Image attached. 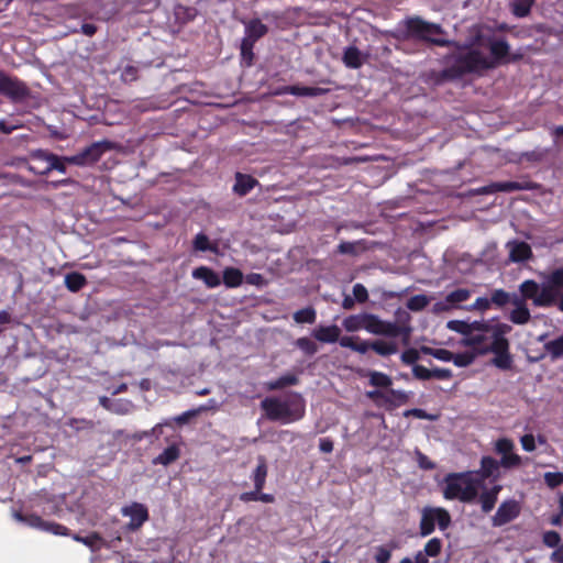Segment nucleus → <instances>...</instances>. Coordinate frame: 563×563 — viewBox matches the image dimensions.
Masks as SVG:
<instances>
[{
	"label": "nucleus",
	"instance_id": "nucleus-1",
	"mask_svg": "<svg viewBox=\"0 0 563 563\" xmlns=\"http://www.w3.org/2000/svg\"><path fill=\"white\" fill-rule=\"evenodd\" d=\"M461 46V48L455 46L459 52L448 53L442 57L441 63L445 66L443 69L429 71L428 79L430 82L440 86L444 82L462 79L465 75L485 71V67L488 66L483 53L475 48L461 52L466 48L465 45Z\"/></svg>",
	"mask_w": 563,
	"mask_h": 563
},
{
	"label": "nucleus",
	"instance_id": "nucleus-2",
	"mask_svg": "<svg viewBox=\"0 0 563 563\" xmlns=\"http://www.w3.org/2000/svg\"><path fill=\"white\" fill-rule=\"evenodd\" d=\"M397 317L400 323L385 321L379 319L376 314L364 312L344 318L342 324L349 332H356L364 329L375 335L388 338L402 336L404 342L407 344L412 331L411 327L408 324L410 316L406 311H398Z\"/></svg>",
	"mask_w": 563,
	"mask_h": 563
},
{
	"label": "nucleus",
	"instance_id": "nucleus-3",
	"mask_svg": "<svg viewBox=\"0 0 563 563\" xmlns=\"http://www.w3.org/2000/svg\"><path fill=\"white\" fill-rule=\"evenodd\" d=\"M442 34H444V30L440 24L428 22L419 15H412L407 16L399 23L396 37L404 41L412 40L424 42L440 47H462L461 44L455 41L435 37V35Z\"/></svg>",
	"mask_w": 563,
	"mask_h": 563
},
{
	"label": "nucleus",
	"instance_id": "nucleus-4",
	"mask_svg": "<svg viewBox=\"0 0 563 563\" xmlns=\"http://www.w3.org/2000/svg\"><path fill=\"white\" fill-rule=\"evenodd\" d=\"M563 289V267L555 268L544 277L539 285L533 279H527L519 285L520 295L532 300L534 307L550 308L556 301Z\"/></svg>",
	"mask_w": 563,
	"mask_h": 563
},
{
	"label": "nucleus",
	"instance_id": "nucleus-5",
	"mask_svg": "<svg viewBox=\"0 0 563 563\" xmlns=\"http://www.w3.org/2000/svg\"><path fill=\"white\" fill-rule=\"evenodd\" d=\"M261 409L269 421L283 424L296 422L306 413V401L300 394L291 393L285 398L266 397L261 401Z\"/></svg>",
	"mask_w": 563,
	"mask_h": 563
},
{
	"label": "nucleus",
	"instance_id": "nucleus-6",
	"mask_svg": "<svg viewBox=\"0 0 563 563\" xmlns=\"http://www.w3.org/2000/svg\"><path fill=\"white\" fill-rule=\"evenodd\" d=\"M481 481L474 478L472 472L451 473L444 478L443 496L445 499H459L472 503L478 495Z\"/></svg>",
	"mask_w": 563,
	"mask_h": 563
},
{
	"label": "nucleus",
	"instance_id": "nucleus-7",
	"mask_svg": "<svg viewBox=\"0 0 563 563\" xmlns=\"http://www.w3.org/2000/svg\"><path fill=\"white\" fill-rule=\"evenodd\" d=\"M487 46L490 57L485 56V62L488 66L485 67V70L515 63L521 58L519 54H510V45L505 38H489Z\"/></svg>",
	"mask_w": 563,
	"mask_h": 563
},
{
	"label": "nucleus",
	"instance_id": "nucleus-8",
	"mask_svg": "<svg viewBox=\"0 0 563 563\" xmlns=\"http://www.w3.org/2000/svg\"><path fill=\"white\" fill-rule=\"evenodd\" d=\"M435 525L439 526L440 530H445L451 525V516L449 511L440 507H424L421 511L420 519V536L428 537L434 529Z\"/></svg>",
	"mask_w": 563,
	"mask_h": 563
},
{
	"label": "nucleus",
	"instance_id": "nucleus-9",
	"mask_svg": "<svg viewBox=\"0 0 563 563\" xmlns=\"http://www.w3.org/2000/svg\"><path fill=\"white\" fill-rule=\"evenodd\" d=\"M115 148V144L109 140H102L91 143L77 154L66 158L68 164L77 166H87L97 163L104 153Z\"/></svg>",
	"mask_w": 563,
	"mask_h": 563
},
{
	"label": "nucleus",
	"instance_id": "nucleus-10",
	"mask_svg": "<svg viewBox=\"0 0 563 563\" xmlns=\"http://www.w3.org/2000/svg\"><path fill=\"white\" fill-rule=\"evenodd\" d=\"M366 397L374 401L378 407H385L387 410H393L402 405H406L410 396L404 390H396L387 388V390L374 389L366 391Z\"/></svg>",
	"mask_w": 563,
	"mask_h": 563
},
{
	"label": "nucleus",
	"instance_id": "nucleus-11",
	"mask_svg": "<svg viewBox=\"0 0 563 563\" xmlns=\"http://www.w3.org/2000/svg\"><path fill=\"white\" fill-rule=\"evenodd\" d=\"M539 187L538 184L531 180L523 181H496L490 183L477 189V194L492 195L496 192H512L520 190H536Z\"/></svg>",
	"mask_w": 563,
	"mask_h": 563
},
{
	"label": "nucleus",
	"instance_id": "nucleus-12",
	"mask_svg": "<svg viewBox=\"0 0 563 563\" xmlns=\"http://www.w3.org/2000/svg\"><path fill=\"white\" fill-rule=\"evenodd\" d=\"M482 353H494L495 356L492 360V364L499 369L508 371L512 367V356L509 352V341L499 340L497 342H490L488 349H483Z\"/></svg>",
	"mask_w": 563,
	"mask_h": 563
},
{
	"label": "nucleus",
	"instance_id": "nucleus-13",
	"mask_svg": "<svg viewBox=\"0 0 563 563\" xmlns=\"http://www.w3.org/2000/svg\"><path fill=\"white\" fill-rule=\"evenodd\" d=\"M121 514L122 516L130 518L125 529L131 532L139 530L150 518L147 507L137 501H133L131 505L124 506L121 509Z\"/></svg>",
	"mask_w": 563,
	"mask_h": 563
},
{
	"label": "nucleus",
	"instance_id": "nucleus-14",
	"mask_svg": "<svg viewBox=\"0 0 563 563\" xmlns=\"http://www.w3.org/2000/svg\"><path fill=\"white\" fill-rule=\"evenodd\" d=\"M521 506L516 499H506L497 508L492 517L493 527H503L519 517Z\"/></svg>",
	"mask_w": 563,
	"mask_h": 563
},
{
	"label": "nucleus",
	"instance_id": "nucleus-15",
	"mask_svg": "<svg viewBox=\"0 0 563 563\" xmlns=\"http://www.w3.org/2000/svg\"><path fill=\"white\" fill-rule=\"evenodd\" d=\"M0 95L20 101L27 95V89L23 82L0 70Z\"/></svg>",
	"mask_w": 563,
	"mask_h": 563
},
{
	"label": "nucleus",
	"instance_id": "nucleus-16",
	"mask_svg": "<svg viewBox=\"0 0 563 563\" xmlns=\"http://www.w3.org/2000/svg\"><path fill=\"white\" fill-rule=\"evenodd\" d=\"M500 464L494 457L486 455L481 459L479 470L472 472L474 478L481 481V487L484 488L486 479L497 481L500 477Z\"/></svg>",
	"mask_w": 563,
	"mask_h": 563
},
{
	"label": "nucleus",
	"instance_id": "nucleus-17",
	"mask_svg": "<svg viewBox=\"0 0 563 563\" xmlns=\"http://www.w3.org/2000/svg\"><path fill=\"white\" fill-rule=\"evenodd\" d=\"M67 156H58L53 153H46L42 150H37V159H43L47 163V167L41 172H37V174H41L42 176L47 175L52 170H57L58 173L65 174L66 173V164L68 163Z\"/></svg>",
	"mask_w": 563,
	"mask_h": 563
},
{
	"label": "nucleus",
	"instance_id": "nucleus-18",
	"mask_svg": "<svg viewBox=\"0 0 563 563\" xmlns=\"http://www.w3.org/2000/svg\"><path fill=\"white\" fill-rule=\"evenodd\" d=\"M501 489V485L495 484L489 489H484L477 495L476 498L478 499V504L481 505V509L484 514H489L495 508Z\"/></svg>",
	"mask_w": 563,
	"mask_h": 563
},
{
	"label": "nucleus",
	"instance_id": "nucleus-19",
	"mask_svg": "<svg viewBox=\"0 0 563 563\" xmlns=\"http://www.w3.org/2000/svg\"><path fill=\"white\" fill-rule=\"evenodd\" d=\"M258 185V180L253 176L238 172L235 174V183L232 189L235 195L244 197Z\"/></svg>",
	"mask_w": 563,
	"mask_h": 563
},
{
	"label": "nucleus",
	"instance_id": "nucleus-20",
	"mask_svg": "<svg viewBox=\"0 0 563 563\" xmlns=\"http://www.w3.org/2000/svg\"><path fill=\"white\" fill-rule=\"evenodd\" d=\"M341 330L336 324L332 325H320L312 332L313 338L322 343H335L340 342Z\"/></svg>",
	"mask_w": 563,
	"mask_h": 563
},
{
	"label": "nucleus",
	"instance_id": "nucleus-21",
	"mask_svg": "<svg viewBox=\"0 0 563 563\" xmlns=\"http://www.w3.org/2000/svg\"><path fill=\"white\" fill-rule=\"evenodd\" d=\"M195 279L202 280L208 288H216L221 284L219 274L208 266H199L191 273Z\"/></svg>",
	"mask_w": 563,
	"mask_h": 563
},
{
	"label": "nucleus",
	"instance_id": "nucleus-22",
	"mask_svg": "<svg viewBox=\"0 0 563 563\" xmlns=\"http://www.w3.org/2000/svg\"><path fill=\"white\" fill-rule=\"evenodd\" d=\"M487 333L478 332L468 334L466 338L462 339V344L464 346L472 347L474 353L477 355H485L486 353H482L483 349H488L490 342H488Z\"/></svg>",
	"mask_w": 563,
	"mask_h": 563
},
{
	"label": "nucleus",
	"instance_id": "nucleus-23",
	"mask_svg": "<svg viewBox=\"0 0 563 563\" xmlns=\"http://www.w3.org/2000/svg\"><path fill=\"white\" fill-rule=\"evenodd\" d=\"M268 33V27L260 19H252L245 25V36L243 38L256 43Z\"/></svg>",
	"mask_w": 563,
	"mask_h": 563
},
{
	"label": "nucleus",
	"instance_id": "nucleus-24",
	"mask_svg": "<svg viewBox=\"0 0 563 563\" xmlns=\"http://www.w3.org/2000/svg\"><path fill=\"white\" fill-rule=\"evenodd\" d=\"M267 473L268 467L266 459L261 455L257 457V465L251 475L254 488H257V490H263L266 483Z\"/></svg>",
	"mask_w": 563,
	"mask_h": 563
},
{
	"label": "nucleus",
	"instance_id": "nucleus-25",
	"mask_svg": "<svg viewBox=\"0 0 563 563\" xmlns=\"http://www.w3.org/2000/svg\"><path fill=\"white\" fill-rule=\"evenodd\" d=\"M285 91L296 97H319L328 93L330 90L321 87L292 85L288 86Z\"/></svg>",
	"mask_w": 563,
	"mask_h": 563
},
{
	"label": "nucleus",
	"instance_id": "nucleus-26",
	"mask_svg": "<svg viewBox=\"0 0 563 563\" xmlns=\"http://www.w3.org/2000/svg\"><path fill=\"white\" fill-rule=\"evenodd\" d=\"M532 256V250L526 242H514L511 244L509 258L511 262L520 263L528 261Z\"/></svg>",
	"mask_w": 563,
	"mask_h": 563
},
{
	"label": "nucleus",
	"instance_id": "nucleus-27",
	"mask_svg": "<svg viewBox=\"0 0 563 563\" xmlns=\"http://www.w3.org/2000/svg\"><path fill=\"white\" fill-rule=\"evenodd\" d=\"M342 60L351 69H357L364 63L362 53L356 46H347L343 52Z\"/></svg>",
	"mask_w": 563,
	"mask_h": 563
},
{
	"label": "nucleus",
	"instance_id": "nucleus-28",
	"mask_svg": "<svg viewBox=\"0 0 563 563\" xmlns=\"http://www.w3.org/2000/svg\"><path fill=\"white\" fill-rule=\"evenodd\" d=\"M180 456V450L176 444H172L167 446L161 454L153 459L152 463L154 465H164L167 466L175 461H177Z\"/></svg>",
	"mask_w": 563,
	"mask_h": 563
},
{
	"label": "nucleus",
	"instance_id": "nucleus-29",
	"mask_svg": "<svg viewBox=\"0 0 563 563\" xmlns=\"http://www.w3.org/2000/svg\"><path fill=\"white\" fill-rule=\"evenodd\" d=\"M371 343L368 341L361 340L358 336H342L340 339V345L342 347L351 349L361 354H365L368 350H371Z\"/></svg>",
	"mask_w": 563,
	"mask_h": 563
},
{
	"label": "nucleus",
	"instance_id": "nucleus-30",
	"mask_svg": "<svg viewBox=\"0 0 563 563\" xmlns=\"http://www.w3.org/2000/svg\"><path fill=\"white\" fill-rule=\"evenodd\" d=\"M87 284L85 275L78 272L68 273L65 276V286L71 292H77L82 289Z\"/></svg>",
	"mask_w": 563,
	"mask_h": 563
},
{
	"label": "nucleus",
	"instance_id": "nucleus-31",
	"mask_svg": "<svg viewBox=\"0 0 563 563\" xmlns=\"http://www.w3.org/2000/svg\"><path fill=\"white\" fill-rule=\"evenodd\" d=\"M543 349L551 361L561 358L563 356V334L544 343Z\"/></svg>",
	"mask_w": 563,
	"mask_h": 563
},
{
	"label": "nucleus",
	"instance_id": "nucleus-32",
	"mask_svg": "<svg viewBox=\"0 0 563 563\" xmlns=\"http://www.w3.org/2000/svg\"><path fill=\"white\" fill-rule=\"evenodd\" d=\"M371 350L380 356H390L398 352V346L395 342L376 340L371 343Z\"/></svg>",
	"mask_w": 563,
	"mask_h": 563
},
{
	"label": "nucleus",
	"instance_id": "nucleus-33",
	"mask_svg": "<svg viewBox=\"0 0 563 563\" xmlns=\"http://www.w3.org/2000/svg\"><path fill=\"white\" fill-rule=\"evenodd\" d=\"M243 283V274L239 268L227 267L223 271V284L228 288L239 287Z\"/></svg>",
	"mask_w": 563,
	"mask_h": 563
},
{
	"label": "nucleus",
	"instance_id": "nucleus-34",
	"mask_svg": "<svg viewBox=\"0 0 563 563\" xmlns=\"http://www.w3.org/2000/svg\"><path fill=\"white\" fill-rule=\"evenodd\" d=\"M37 529L53 533L55 536H68L69 529L56 522L46 521L37 516Z\"/></svg>",
	"mask_w": 563,
	"mask_h": 563
},
{
	"label": "nucleus",
	"instance_id": "nucleus-35",
	"mask_svg": "<svg viewBox=\"0 0 563 563\" xmlns=\"http://www.w3.org/2000/svg\"><path fill=\"white\" fill-rule=\"evenodd\" d=\"M367 376L369 378V385L374 387L387 389L393 385L391 377L383 372L368 371Z\"/></svg>",
	"mask_w": 563,
	"mask_h": 563
},
{
	"label": "nucleus",
	"instance_id": "nucleus-36",
	"mask_svg": "<svg viewBox=\"0 0 563 563\" xmlns=\"http://www.w3.org/2000/svg\"><path fill=\"white\" fill-rule=\"evenodd\" d=\"M536 0H512L510 3L511 13L517 18H525L530 14Z\"/></svg>",
	"mask_w": 563,
	"mask_h": 563
},
{
	"label": "nucleus",
	"instance_id": "nucleus-37",
	"mask_svg": "<svg viewBox=\"0 0 563 563\" xmlns=\"http://www.w3.org/2000/svg\"><path fill=\"white\" fill-rule=\"evenodd\" d=\"M471 294V290L465 288L455 289L445 296L446 302H449L451 309L457 308L459 303L470 299Z\"/></svg>",
	"mask_w": 563,
	"mask_h": 563
},
{
	"label": "nucleus",
	"instance_id": "nucleus-38",
	"mask_svg": "<svg viewBox=\"0 0 563 563\" xmlns=\"http://www.w3.org/2000/svg\"><path fill=\"white\" fill-rule=\"evenodd\" d=\"M297 384H298V377L292 374H288V375H283L275 380L268 382L266 384V388L268 390H278V389H283L287 386H294Z\"/></svg>",
	"mask_w": 563,
	"mask_h": 563
},
{
	"label": "nucleus",
	"instance_id": "nucleus-39",
	"mask_svg": "<svg viewBox=\"0 0 563 563\" xmlns=\"http://www.w3.org/2000/svg\"><path fill=\"white\" fill-rule=\"evenodd\" d=\"M73 538L92 550H99L104 544L102 537L98 532H91L86 537L75 534Z\"/></svg>",
	"mask_w": 563,
	"mask_h": 563
},
{
	"label": "nucleus",
	"instance_id": "nucleus-40",
	"mask_svg": "<svg viewBox=\"0 0 563 563\" xmlns=\"http://www.w3.org/2000/svg\"><path fill=\"white\" fill-rule=\"evenodd\" d=\"M530 319H531V313H530V310L528 309V307L514 308L509 314V320L512 323L519 324V325L528 323L530 321Z\"/></svg>",
	"mask_w": 563,
	"mask_h": 563
},
{
	"label": "nucleus",
	"instance_id": "nucleus-41",
	"mask_svg": "<svg viewBox=\"0 0 563 563\" xmlns=\"http://www.w3.org/2000/svg\"><path fill=\"white\" fill-rule=\"evenodd\" d=\"M296 323H309L312 324L316 322L317 312L314 308L307 307L296 311L292 316Z\"/></svg>",
	"mask_w": 563,
	"mask_h": 563
},
{
	"label": "nucleus",
	"instance_id": "nucleus-42",
	"mask_svg": "<svg viewBox=\"0 0 563 563\" xmlns=\"http://www.w3.org/2000/svg\"><path fill=\"white\" fill-rule=\"evenodd\" d=\"M254 45H255L254 42H251L249 40L242 38L240 49H241V57H242V60L245 64V66L250 67V66L253 65V62H254V52H253Z\"/></svg>",
	"mask_w": 563,
	"mask_h": 563
},
{
	"label": "nucleus",
	"instance_id": "nucleus-43",
	"mask_svg": "<svg viewBox=\"0 0 563 563\" xmlns=\"http://www.w3.org/2000/svg\"><path fill=\"white\" fill-rule=\"evenodd\" d=\"M429 301L426 295H415L408 299L406 306L411 311H421L429 305Z\"/></svg>",
	"mask_w": 563,
	"mask_h": 563
},
{
	"label": "nucleus",
	"instance_id": "nucleus-44",
	"mask_svg": "<svg viewBox=\"0 0 563 563\" xmlns=\"http://www.w3.org/2000/svg\"><path fill=\"white\" fill-rule=\"evenodd\" d=\"M421 351L426 354H430L432 355L433 357L440 360V361H443V362H451L453 361V353L446 349H431V347H427V346H423L421 349Z\"/></svg>",
	"mask_w": 563,
	"mask_h": 563
},
{
	"label": "nucleus",
	"instance_id": "nucleus-45",
	"mask_svg": "<svg viewBox=\"0 0 563 563\" xmlns=\"http://www.w3.org/2000/svg\"><path fill=\"white\" fill-rule=\"evenodd\" d=\"M476 355L477 354H475L474 352H468V351L457 353V354L453 355L452 362L454 363V365H456L459 367H465V366L471 365L475 361Z\"/></svg>",
	"mask_w": 563,
	"mask_h": 563
},
{
	"label": "nucleus",
	"instance_id": "nucleus-46",
	"mask_svg": "<svg viewBox=\"0 0 563 563\" xmlns=\"http://www.w3.org/2000/svg\"><path fill=\"white\" fill-rule=\"evenodd\" d=\"M499 464H500V467H504V468H508V470L515 468V467L521 466L522 459L520 455L511 452L507 455L501 456Z\"/></svg>",
	"mask_w": 563,
	"mask_h": 563
},
{
	"label": "nucleus",
	"instance_id": "nucleus-47",
	"mask_svg": "<svg viewBox=\"0 0 563 563\" xmlns=\"http://www.w3.org/2000/svg\"><path fill=\"white\" fill-rule=\"evenodd\" d=\"M446 328L451 331L462 334L464 338H466L470 334L468 321L450 320L446 323Z\"/></svg>",
	"mask_w": 563,
	"mask_h": 563
},
{
	"label": "nucleus",
	"instance_id": "nucleus-48",
	"mask_svg": "<svg viewBox=\"0 0 563 563\" xmlns=\"http://www.w3.org/2000/svg\"><path fill=\"white\" fill-rule=\"evenodd\" d=\"M296 345L307 355H313L318 351L317 344L306 336L297 339Z\"/></svg>",
	"mask_w": 563,
	"mask_h": 563
},
{
	"label": "nucleus",
	"instance_id": "nucleus-49",
	"mask_svg": "<svg viewBox=\"0 0 563 563\" xmlns=\"http://www.w3.org/2000/svg\"><path fill=\"white\" fill-rule=\"evenodd\" d=\"M510 302V294L504 289H496L492 292L490 303L497 307H504Z\"/></svg>",
	"mask_w": 563,
	"mask_h": 563
},
{
	"label": "nucleus",
	"instance_id": "nucleus-50",
	"mask_svg": "<svg viewBox=\"0 0 563 563\" xmlns=\"http://www.w3.org/2000/svg\"><path fill=\"white\" fill-rule=\"evenodd\" d=\"M442 550V541L439 538L430 539L423 549V552L431 558L438 556Z\"/></svg>",
	"mask_w": 563,
	"mask_h": 563
},
{
	"label": "nucleus",
	"instance_id": "nucleus-51",
	"mask_svg": "<svg viewBox=\"0 0 563 563\" xmlns=\"http://www.w3.org/2000/svg\"><path fill=\"white\" fill-rule=\"evenodd\" d=\"M515 444L512 440L508 438H500L495 443V451L501 456L507 455L512 452Z\"/></svg>",
	"mask_w": 563,
	"mask_h": 563
},
{
	"label": "nucleus",
	"instance_id": "nucleus-52",
	"mask_svg": "<svg viewBox=\"0 0 563 563\" xmlns=\"http://www.w3.org/2000/svg\"><path fill=\"white\" fill-rule=\"evenodd\" d=\"M511 327L506 323H498L495 327H492V342H497L499 340H508L505 334L510 332Z\"/></svg>",
	"mask_w": 563,
	"mask_h": 563
},
{
	"label": "nucleus",
	"instance_id": "nucleus-53",
	"mask_svg": "<svg viewBox=\"0 0 563 563\" xmlns=\"http://www.w3.org/2000/svg\"><path fill=\"white\" fill-rule=\"evenodd\" d=\"M544 482L550 488H556L563 484V473L548 472L544 474Z\"/></svg>",
	"mask_w": 563,
	"mask_h": 563
},
{
	"label": "nucleus",
	"instance_id": "nucleus-54",
	"mask_svg": "<svg viewBox=\"0 0 563 563\" xmlns=\"http://www.w3.org/2000/svg\"><path fill=\"white\" fill-rule=\"evenodd\" d=\"M192 244L196 251L206 252L211 250L209 238L205 233H198L195 236Z\"/></svg>",
	"mask_w": 563,
	"mask_h": 563
},
{
	"label": "nucleus",
	"instance_id": "nucleus-55",
	"mask_svg": "<svg viewBox=\"0 0 563 563\" xmlns=\"http://www.w3.org/2000/svg\"><path fill=\"white\" fill-rule=\"evenodd\" d=\"M543 543L549 548L561 547V536L556 531H547L543 533Z\"/></svg>",
	"mask_w": 563,
	"mask_h": 563
},
{
	"label": "nucleus",
	"instance_id": "nucleus-56",
	"mask_svg": "<svg viewBox=\"0 0 563 563\" xmlns=\"http://www.w3.org/2000/svg\"><path fill=\"white\" fill-rule=\"evenodd\" d=\"M420 355L418 350L410 347L402 352L401 361L406 365H416V362L419 360Z\"/></svg>",
	"mask_w": 563,
	"mask_h": 563
},
{
	"label": "nucleus",
	"instance_id": "nucleus-57",
	"mask_svg": "<svg viewBox=\"0 0 563 563\" xmlns=\"http://www.w3.org/2000/svg\"><path fill=\"white\" fill-rule=\"evenodd\" d=\"M404 417H406V418L415 417V418L424 419V420H434L435 419V416H432V415L428 413L426 410L420 409V408H412V409L406 410L404 412Z\"/></svg>",
	"mask_w": 563,
	"mask_h": 563
},
{
	"label": "nucleus",
	"instance_id": "nucleus-58",
	"mask_svg": "<svg viewBox=\"0 0 563 563\" xmlns=\"http://www.w3.org/2000/svg\"><path fill=\"white\" fill-rule=\"evenodd\" d=\"M391 558V550L380 545L376 549V553L374 555L376 563H388Z\"/></svg>",
	"mask_w": 563,
	"mask_h": 563
},
{
	"label": "nucleus",
	"instance_id": "nucleus-59",
	"mask_svg": "<svg viewBox=\"0 0 563 563\" xmlns=\"http://www.w3.org/2000/svg\"><path fill=\"white\" fill-rule=\"evenodd\" d=\"M353 296L354 299L360 303H363L368 300V291L366 287L362 284H355L353 286Z\"/></svg>",
	"mask_w": 563,
	"mask_h": 563
},
{
	"label": "nucleus",
	"instance_id": "nucleus-60",
	"mask_svg": "<svg viewBox=\"0 0 563 563\" xmlns=\"http://www.w3.org/2000/svg\"><path fill=\"white\" fill-rule=\"evenodd\" d=\"M470 325V334L472 333H489L492 331V325L485 321H473L468 322Z\"/></svg>",
	"mask_w": 563,
	"mask_h": 563
},
{
	"label": "nucleus",
	"instance_id": "nucleus-61",
	"mask_svg": "<svg viewBox=\"0 0 563 563\" xmlns=\"http://www.w3.org/2000/svg\"><path fill=\"white\" fill-rule=\"evenodd\" d=\"M416 456H417V463L420 468L426 470V471H431V470L435 468V464L422 452L417 451Z\"/></svg>",
	"mask_w": 563,
	"mask_h": 563
},
{
	"label": "nucleus",
	"instance_id": "nucleus-62",
	"mask_svg": "<svg viewBox=\"0 0 563 563\" xmlns=\"http://www.w3.org/2000/svg\"><path fill=\"white\" fill-rule=\"evenodd\" d=\"M413 376L420 380L431 379L432 369H429L422 365L416 364L412 367Z\"/></svg>",
	"mask_w": 563,
	"mask_h": 563
},
{
	"label": "nucleus",
	"instance_id": "nucleus-63",
	"mask_svg": "<svg viewBox=\"0 0 563 563\" xmlns=\"http://www.w3.org/2000/svg\"><path fill=\"white\" fill-rule=\"evenodd\" d=\"M521 446L527 452H532L536 450V438L533 434L528 433L520 438Z\"/></svg>",
	"mask_w": 563,
	"mask_h": 563
},
{
	"label": "nucleus",
	"instance_id": "nucleus-64",
	"mask_svg": "<svg viewBox=\"0 0 563 563\" xmlns=\"http://www.w3.org/2000/svg\"><path fill=\"white\" fill-rule=\"evenodd\" d=\"M399 563H429L428 555L423 551H418L415 554L413 560L410 558H404Z\"/></svg>",
	"mask_w": 563,
	"mask_h": 563
}]
</instances>
